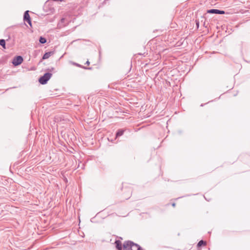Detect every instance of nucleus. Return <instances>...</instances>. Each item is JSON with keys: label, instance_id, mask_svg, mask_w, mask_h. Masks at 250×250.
Returning <instances> with one entry per match:
<instances>
[{"label": "nucleus", "instance_id": "39448f33", "mask_svg": "<svg viewBox=\"0 0 250 250\" xmlns=\"http://www.w3.org/2000/svg\"><path fill=\"white\" fill-rule=\"evenodd\" d=\"M207 12L210 14H223L225 13L224 11L219 10L218 9L208 10Z\"/></svg>", "mask_w": 250, "mask_h": 250}, {"label": "nucleus", "instance_id": "ddd939ff", "mask_svg": "<svg viewBox=\"0 0 250 250\" xmlns=\"http://www.w3.org/2000/svg\"><path fill=\"white\" fill-rule=\"evenodd\" d=\"M172 206H173V207H174V206H175V204L174 203H173V204H172Z\"/></svg>", "mask_w": 250, "mask_h": 250}, {"label": "nucleus", "instance_id": "7ed1b4c3", "mask_svg": "<svg viewBox=\"0 0 250 250\" xmlns=\"http://www.w3.org/2000/svg\"><path fill=\"white\" fill-rule=\"evenodd\" d=\"M23 61V59L21 57V56H17L16 57V58H15L13 61H12V63L15 65V66H17L20 64H21L22 63Z\"/></svg>", "mask_w": 250, "mask_h": 250}, {"label": "nucleus", "instance_id": "9b49d317", "mask_svg": "<svg viewBox=\"0 0 250 250\" xmlns=\"http://www.w3.org/2000/svg\"><path fill=\"white\" fill-rule=\"evenodd\" d=\"M123 131H119L117 133L116 136H121L123 134Z\"/></svg>", "mask_w": 250, "mask_h": 250}, {"label": "nucleus", "instance_id": "f03ea898", "mask_svg": "<svg viewBox=\"0 0 250 250\" xmlns=\"http://www.w3.org/2000/svg\"><path fill=\"white\" fill-rule=\"evenodd\" d=\"M51 76L52 74L51 73H45L43 76L40 78L39 82L42 84H45L50 79Z\"/></svg>", "mask_w": 250, "mask_h": 250}, {"label": "nucleus", "instance_id": "0eeeda50", "mask_svg": "<svg viewBox=\"0 0 250 250\" xmlns=\"http://www.w3.org/2000/svg\"><path fill=\"white\" fill-rule=\"evenodd\" d=\"M115 243L116 244V247L117 249L118 250H122L121 242L119 240H117L115 241Z\"/></svg>", "mask_w": 250, "mask_h": 250}, {"label": "nucleus", "instance_id": "20e7f679", "mask_svg": "<svg viewBox=\"0 0 250 250\" xmlns=\"http://www.w3.org/2000/svg\"><path fill=\"white\" fill-rule=\"evenodd\" d=\"M29 11H26L24 14L23 20L24 21H27L30 26H32V23L31 21V19L30 16L29 15Z\"/></svg>", "mask_w": 250, "mask_h": 250}, {"label": "nucleus", "instance_id": "f8f14e48", "mask_svg": "<svg viewBox=\"0 0 250 250\" xmlns=\"http://www.w3.org/2000/svg\"><path fill=\"white\" fill-rule=\"evenodd\" d=\"M86 64L89 65V61H87L86 62Z\"/></svg>", "mask_w": 250, "mask_h": 250}, {"label": "nucleus", "instance_id": "f257e3e1", "mask_svg": "<svg viewBox=\"0 0 250 250\" xmlns=\"http://www.w3.org/2000/svg\"><path fill=\"white\" fill-rule=\"evenodd\" d=\"M124 250H142L141 247L131 241H127L124 244Z\"/></svg>", "mask_w": 250, "mask_h": 250}, {"label": "nucleus", "instance_id": "423d86ee", "mask_svg": "<svg viewBox=\"0 0 250 250\" xmlns=\"http://www.w3.org/2000/svg\"><path fill=\"white\" fill-rule=\"evenodd\" d=\"M53 54V52H46L43 55L42 59H43V60L47 59L49 58Z\"/></svg>", "mask_w": 250, "mask_h": 250}, {"label": "nucleus", "instance_id": "9d476101", "mask_svg": "<svg viewBox=\"0 0 250 250\" xmlns=\"http://www.w3.org/2000/svg\"><path fill=\"white\" fill-rule=\"evenodd\" d=\"M206 245V243L205 242H204V241L203 240H201L199 242V243H198V247H200L202 245Z\"/></svg>", "mask_w": 250, "mask_h": 250}, {"label": "nucleus", "instance_id": "6e6552de", "mask_svg": "<svg viewBox=\"0 0 250 250\" xmlns=\"http://www.w3.org/2000/svg\"><path fill=\"white\" fill-rule=\"evenodd\" d=\"M0 45L4 48H6L5 41L3 39L0 40Z\"/></svg>", "mask_w": 250, "mask_h": 250}, {"label": "nucleus", "instance_id": "1a4fd4ad", "mask_svg": "<svg viewBox=\"0 0 250 250\" xmlns=\"http://www.w3.org/2000/svg\"><path fill=\"white\" fill-rule=\"evenodd\" d=\"M39 42L41 43H44L46 42V40L44 38L41 37L40 38Z\"/></svg>", "mask_w": 250, "mask_h": 250}]
</instances>
